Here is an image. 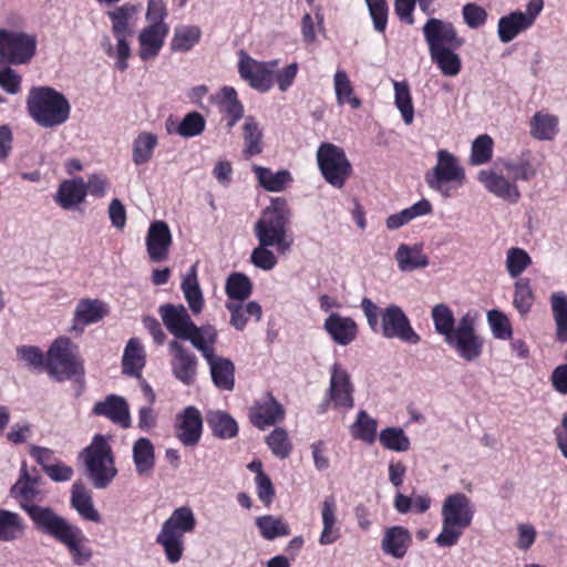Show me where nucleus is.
<instances>
[{"mask_svg":"<svg viewBox=\"0 0 567 567\" xmlns=\"http://www.w3.org/2000/svg\"><path fill=\"white\" fill-rule=\"evenodd\" d=\"M487 320L496 339L508 340L512 338L513 332L509 321L503 312L489 310L487 312Z\"/></svg>","mask_w":567,"mask_h":567,"instance_id":"obj_63","label":"nucleus"},{"mask_svg":"<svg viewBox=\"0 0 567 567\" xmlns=\"http://www.w3.org/2000/svg\"><path fill=\"white\" fill-rule=\"evenodd\" d=\"M553 318L556 324V337L561 342L567 341V295L554 292L550 295Z\"/></svg>","mask_w":567,"mask_h":567,"instance_id":"obj_46","label":"nucleus"},{"mask_svg":"<svg viewBox=\"0 0 567 567\" xmlns=\"http://www.w3.org/2000/svg\"><path fill=\"white\" fill-rule=\"evenodd\" d=\"M453 49L454 48H441L430 51L432 61L445 76H455L461 71V58Z\"/></svg>","mask_w":567,"mask_h":567,"instance_id":"obj_45","label":"nucleus"},{"mask_svg":"<svg viewBox=\"0 0 567 567\" xmlns=\"http://www.w3.org/2000/svg\"><path fill=\"white\" fill-rule=\"evenodd\" d=\"M270 246L259 244L250 254V262L258 269L268 271L276 267L278 259L274 251L269 249Z\"/></svg>","mask_w":567,"mask_h":567,"instance_id":"obj_62","label":"nucleus"},{"mask_svg":"<svg viewBox=\"0 0 567 567\" xmlns=\"http://www.w3.org/2000/svg\"><path fill=\"white\" fill-rule=\"evenodd\" d=\"M86 197L85 182L81 177L65 179L58 188L55 202L65 210L73 209L84 203Z\"/></svg>","mask_w":567,"mask_h":567,"instance_id":"obj_32","label":"nucleus"},{"mask_svg":"<svg viewBox=\"0 0 567 567\" xmlns=\"http://www.w3.org/2000/svg\"><path fill=\"white\" fill-rule=\"evenodd\" d=\"M109 313L107 305L99 299H80L74 309L73 326L76 330L102 320Z\"/></svg>","mask_w":567,"mask_h":567,"instance_id":"obj_26","label":"nucleus"},{"mask_svg":"<svg viewBox=\"0 0 567 567\" xmlns=\"http://www.w3.org/2000/svg\"><path fill=\"white\" fill-rule=\"evenodd\" d=\"M381 332L386 339H396L409 344H417L420 336L414 331L401 307L391 303L380 312Z\"/></svg>","mask_w":567,"mask_h":567,"instance_id":"obj_14","label":"nucleus"},{"mask_svg":"<svg viewBox=\"0 0 567 567\" xmlns=\"http://www.w3.org/2000/svg\"><path fill=\"white\" fill-rule=\"evenodd\" d=\"M207 423L215 436L219 439H231L238 432L236 421L223 411H210L207 414Z\"/></svg>","mask_w":567,"mask_h":567,"instance_id":"obj_48","label":"nucleus"},{"mask_svg":"<svg viewBox=\"0 0 567 567\" xmlns=\"http://www.w3.org/2000/svg\"><path fill=\"white\" fill-rule=\"evenodd\" d=\"M493 140L491 136L483 134L476 137L472 144L471 164L482 165L492 158Z\"/></svg>","mask_w":567,"mask_h":567,"instance_id":"obj_61","label":"nucleus"},{"mask_svg":"<svg viewBox=\"0 0 567 567\" xmlns=\"http://www.w3.org/2000/svg\"><path fill=\"white\" fill-rule=\"evenodd\" d=\"M431 318L435 332L446 341L456 330V321L451 308L445 303H437L431 310Z\"/></svg>","mask_w":567,"mask_h":567,"instance_id":"obj_44","label":"nucleus"},{"mask_svg":"<svg viewBox=\"0 0 567 567\" xmlns=\"http://www.w3.org/2000/svg\"><path fill=\"white\" fill-rule=\"evenodd\" d=\"M424 179L430 189L449 198L465 182V169L452 153L441 150L436 153L435 165L425 173Z\"/></svg>","mask_w":567,"mask_h":567,"instance_id":"obj_8","label":"nucleus"},{"mask_svg":"<svg viewBox=\"0 0 567 567\" xmlns=\"http://www.w3.org/2000/svg\"><path fill=\"white\" fill-rule=\"evenodd\" d=\"M18 359L23 362L27 367L32 369H39L45 367L47 359L43 352L32 346H23L17 349Z\"/></svg>","mask_w":567,"mask_h":567,"instance_id":"obj_64","label":"nucleus"},{"mask_svg":"<svg viewBox=\"0 0 567 567\" xmlns=\"http://www.w3.org/2000/svg\"><path fill=\"white\" fill-rule=\"evenodd\" d=\"M291 209L285 198L271 199L254 226V234L259 244L276 247L277 251L286 255L290 251L293 239L288 235Z\"/></svg>","mask_w":567,"mask_h":567,"instance_id":"obj_1","label":"nucleus"},{"mask_svg":"<svg viewBox=\"0 0 567 567\" xmlns=\"http://www.w3.org/2000/svg\"><path fill=\"white\" fill-rule=\"evenodd\" d=\"M322 528L319 535V544L322 546L332 545L341 537V525L338 518V507L334 496L324 497L321 504Z\"/></svg>","mask_w":567,"mask_h":567,"instance_id":"obj_23","label":"nucleus"},{"mask_svg":"<svg viewBox=\"0 0 567 567\" xmlns=\"http://www.w3.org/2000/svg\"><path fill=\"white\" fill-rule=\"evenodd\" d=\"M27 107L33 121L45 128L64 124L71 112L68 99L49 86L32 87L27 100Z\"/></svg>","mask_w":567,"mask_h":567,"instance_id":"obj_4","label":"nucleus"},{"mask_svg":"<svg viewBox=\"0 0 567 567\" xmlns=\"http://www.w3.org/2000/svg\"><path fill=\"white\" fill-rule=\"evenodd\" d=\"M93 412L96 415H103L112 422L121 424L125 429L131 425L128 405L122 396L115 394L106 396L104 401L97 402L94 405Z\"/></svg>","mask_w":567,"mask_h":567,"instance_id":"obj_28","label":"nucleus"},{"mask_svg":"<svg viewBox=\"0 0 567 567\" xmlns=\"http://www.w3.org/2000/svg\"><path fill=\"white\" fill-rule=\"evenodd\" d=\"M284 416L282 405L270 395L259 400L250 413L252 424L259 429L278 423Z\"/></svg>","mask_w":567,"mask_h":567,"instance_id":"obj_29","label":"nucleus"},{"mask_svg":"<svg viewBox=\"0 0 567 567\" xmlns=\"http://www.w3.org/2000/svg\"><path fill=\"white\" fill-rule=\"evenodd\" d=\"M377 420L362 410L358 413L357 421L352 426V435L368 444H372L377 439Z\"/></svg>","mask_w":567,"mask_h":567,"instance_id":"obj_55","label":"nucleus"},{"mask_svg":"<svg viewBox=\"0 0 567 567\" xmlns=\"http://www.w3.org/2000/svg\"><path fill=\"white\" fill-rule=\"evenodd\" d=\"M212 381L219 390L233 391L235 386V365L231 360L214 353L206 359Z\"/></svg>","mask_w":567,"mask_h":567,"instance_id":"obj_31","label":"nucleus"},{"mask_svg":"<svg viewBox=\"0 0 567 567\" xmlns=\"http://www.w3.org/2000/svg\"><path fill=\"white\" fill-rule=\"evenodd\" d=\"M530 27V18L523 17L522 11H514L498 20L497 34L503 43L514 40Z\"/></svg>","mask_w":567,"mask_h":567,"instance_id":"obj_36","label":"nucleus"},{"mask_svg":"<svg viewBox=\"0 0 567 567\" xmlns=\"http://www.w3.org/2000/svg\"><path fill=\"white\" fill-rule=\"evenodd\" d=\"M225 307L230 312L229 323L239 331L245 329L249 317L259 321L262 315L261 306L257 301H249L246 305L243 301L226 302Z\"/></svg>","mask_w":567,"mask_h":567,"instance_id":"obj_37","label":"nucleus"},{"mask_svg":"<svg viewBox=\"0 0 567 567\" xmlns=\"http://www.w3.org/2000/svg\"><path fill=\"white\" fill-rule=\"evenodd\" d=\"M71 506L83 519L92 523L101 522V514L94 507L91 493L80 482L74 483L72 486Z\"/></svg>","mask_w":567,"mask_h":567,"instance_id":"obj_33","label":"nucleus"},{"mask_svg":"<svg viewBox=\"0 0 567 567\" xmlns=\"http://www.w3.org/2000/svg\"><path fill=\"white\" fill-rule=\"evenodd\" d=\"M243 137L245 141V153L247 156L258 155L262 151V132L251 116L246 117L243 125Z\"/></svg>","mask_w":567,"mask_h":567,"instance_id":"obj_53","label":"nucleus"},{"mask_svg":"<svg viewBox=\"0 0 567 567\" xmlns=\"http://www.w3.org/2000/svg\"><path fill=\"white\" fill-rule=\"evenodd\" d=\"M87 477L97 489L106 488L117 475L112 447L103 435L96 434L82 452Z\"/></svg>","mask_w":567,"mask_h":567,"instance_id":"obj_7","label":"nucleus"},{"mask_svg":"<svg viewBox=\"0 0 567 567\" xmlns=\"http://www.w3.org/2000/svg\"><path fill=\"white\" fill-rule=\"evenodd\" d=\"M353 385L350 374L340 364L331 367L329 399L334 408L351 409L353 406Z\"/></svg>","mask_w":567,"mask_h":567,"instance_id":"obj_19","label":"nucleus"},{"mask_svg":"<svg viewBox=\"0 0 567 567\" xmlns=\"http://www.w3.org/2000/svg\"><path fill=\"white\" fill-rule=\"evenodd\" d=\"M23 533L21 517L7 509H0V542H11L19 538Z\"/></svg>","mask_w":567,"mask_h":567,"instance_id":"obj_52","label":"nucleus"},{"mask_svg":"<svg viewBox=\"0 0 567 567\" xmlns=\"http://www.w3.org/2000/svg\"><path fill=\"white\" fill-rule=\"evenodd\" d=\"M172 244L173 238L168 225L163 220L153 221L145 238L150 260L153 262L165 261L169 256Z\"/></svg>","mask_w":567,"mask_h":567,"instance_id":"obj_18","label":"nucleus"},{"mask_svg":"<svg viewBox=\"0 0 567 567\" xmlns=\"http://www.w3.org/2000/svg\"><path fill=\"white\" fill-rule=\"evenodd\" d=\"M161 319L166 329L176 338L182 339L194 322L183 305L165 303L158 308Z\"/></svg>","mask_w":567,"mask_h":567,"instance_id":"obj_24","label":"nucleus"},{"mask_svg":"<svg viewBox=\"0 0 567 567\" xmlns=\"http://www.w3.org/2000/svg\"><path fill=\"white\" fill-rule=\"evenodd\" d=\"M38 39L34 34L0 29V56L9 64L20 65L32 60Z\"/></svg>","mask_w":567,"mask_h":567,"instance_id":"obj_13","label":"nucleus"},{"mask_svg":"<svg viewBox=\"0 0 567 567\" xmlns=\"http://www.w3.org/2000/svg\"><path fill=\"white\" fill-rule=\"evenodd\" d=\"M168 33L167 24H148L138 34V55L148 61L157 56Z\"/></svg>","mask_w":567,"mask_h":567,"instance_id":"obj_25","label":"nucleus"},{"mask_svg":"<svg viewBox=\"0 0 567 567\" xmlns=\"http://www.w3.org/2000/svg\"><path fill=\"white\" fill-rule=\"evenodd\" d=\"M196 517L189 506L176 507L164 520L156 536V543L162 546L167 561L177 564L184 555V535L196 528Z\"/></svg>","mask_w":567,"mask_h":567,"instance_id":"obj_5","label":"nucleus"},{"mask_svg":"<svg viewBox=\"0 0 567 567\" xmlns=\"http://www.w3.org/2000/svg\"><path fill=\"white\" fill-rule=\"evenodd\" d=\"M29 470L27 464L23 463L20 470V476L18 481L11 486L10 495L19 501L20 507L29 515L39 529L47 519H51V516H55V513L50 507L39 506L32 504L34 499L41 494L40 489L29 483Z\"/></svg>","mask_w":567,"mask_h":567,"instance_id":"obj_12","label":"nucleus"},{"mask_svg":"<svg viewBox=\"0 0 567 567\" xmlns=\"http://www.w3.org/2000/svg\"><path fill=\"white\" fill-rule=\"evenodd\" d=\"M260 534L264 538L272 540L280 536L290 534L288 525L281 519L271 515L260 516L256 519Z\"/></svg>","mask_w":567,"mask_h":567,"instance_id":"obj_56","label":"nucleus"},{"mask_svg":"<svg viewBox=\"0 0 567 567\" xmlns=\"http://www.w3.org/2000/svg\"><path fill=\"white\" fill-rule=\"evenodd\" d=\"M132 457L140 476L152 475L155 466V449L150 439L140 437L134 442Z\"/></svg>","mask_w":567,"mask_h":567,"instance_id":"obj_34","label":"nucleus"},{"mask_svg":"<svg viewBox=\"0 0 567 567\" xmlns=\"http://www.w3.org/2000/svg\"><path fill=\"white\" fill-rule=\"evenodd\" d=\"M75 350L76 346L68 337H60L52 342L45 363L47 372L52 379L61 382L71 378H83V361Z\"/></svg>","mask_w":567,"mask_h":567,"instance_id":"obj_9","label":"nucleus"},{"mask_svg":"<svg viewBox=\"0 0 567 567\" xmlns=\"http://www.w3.org/2000/svg\"><path fill=\"white\" fill-rule=\"evenodd\" d=\"M394 103L406 125L413 123L414 107L409 84L406 82H394Z\"/></svg>","mask_w":567,"mask_h":567,"instance_id":"obj_51","label":"nucleus"},{"mask_svg":"<svg viewBox=\"0 0 567 567\" xmlns=\"http://www.w3.org/2000/svg\"><path fill=\"white\" fill-rule=\"evenodd\" d=\"M39 530L66 547L73 565L82 567L93 558V550L86 545L82 529L56 514L47 519Z\"/></svg>","mask_w":567,"mask_h":567,"instance_id":"obj_6","label":"nucleus"},{"mask_svg":"<svg viewBox=\"0 0 567 567\" xmlns=\"http://www.w3.org/2000/svg\"><path fill=\"white\" fill-rule=\"evenodd\" d=\"M529 136L536 141L550 142L559 133V118L557 115L542 110L534 113L529 123Z\"/></svg>","mask_w":567,"mask_h":567,"instance_id":"obj_27","label":"nucleus"},{"mask_svg":"<svg viewBox=\"0 0 567 567\" xmlns=\"http://www.w3.org/2000/svg\"><path fill=\"white\" fill-rule=\"evenodd\" d=\"M181 288L190 311L195 315L200 313L204 308V296L198 282L196 265H193L183 277Z\"/></svg>","mask_w":567,"mask_h":567,"instance_id":"obj_35","label":"nucleus"},{"mask_svg":"<svg viewBox=\"0 0 567 567\" xmlns=\"http://www.w3.org/2000/svg\"><path fill=\"white\" fill-rule=\"evenodd\" d=\"M169 350L173 352L171 367L174 377L186 385L193 384L197 373V358L176 340L169 342Z\"/></svg>","mask_w":567,"mask_h":567,"instance_id":"obj_20","label":"nucleus"},{"mask_svg":"<svg viewBox=\"0 0 567 567\" xmlns=\"http://www.w3.org/2000/svg\"><path fill=\"white\" fill-rule=\"evenodd\" d=\"M514 306L520 315H526L533 305L534 293L529 279H517L514 282Z\"/></svg>","mask_w":567,"mask_h":567,"instance_id":"obj_59","label":"nucleus"},{"mask_svg":"<svg viewBox=\"0 0 567 567\" xmlns=\"http://www.w3.org/2000/svg\"><path fill=\"white\" fill-rule=\"evenodd\" d=\"M206 121L204 116L196 111L187 113L176 128V134L188 138L200 135L205 131Z\"/></svg>","mask_w":567,"mask_h":567,"instance_id":"obj_57","label":"nucleus"},{"mask_svg":"<svg viewBox=\"0 0 567 567\" xmlns=\"http://www.w3.org/2000/svg\"><path fill=\"white\" fill-rule=\"evenodd\" d=\"M158 145V137L152 132H141L132 144V162L141 166L150 162Z\"/></svg>","mask_w":567,"mask_h":567,"instance_id":"obj_39","label":"nucleus"},{"mask_svg":"<svg viewBox=\"0 0 567 567\" xmlns=\"http://www.w3.org/2000/svg\"><path fill=\"white\" fill-rule=\"evenodd\" d=\"M477 178L488 193L503 200L515 204L520 198L518 186L504 175L503 167L482 169Z\"/></svg>","mask_w":567,"mask_h":567,"instance_id":"obj_15","label":"nucleus"},{"mask_svg":"<svg viewBox=\"0 0 567 567\" xmlns=\"http://www.w3.org/2000/svg\"><path fill=\"white\" fill-rule=\"evenodd\" d=\"M412 543L410 532L403 526H392L384 530L381 548L384 554L401 559Z\"/></svg>","mask_w":567,"mask_h":567,"instance_id":"obj_30","label":"nucleus"},{"mask_svg":"<svg viewBox=\"0 0 567 567\" xmlns=\"http://www.w3.org/2000/svg\"><path fill=\"white\" fill-rule=\"evenodd\" d=\"M466 362L478 360L483 353L484 340L475 330V320L468 313L456 324L455 332L445 341Z\"/></svg>","mask_w":567,"mask_h":567,"instance_id":"obj_11","label":"nucleus"},{"mask_svg":"<svg viewBox=\"0 0 567 567\" xmlns=\"http://www.w3.org/2000/svg\"><path fill=\"white\" fill-rule=\"evenodd\" d=\"M238 72L241 79L247 81L252 89L260 92L269 91L274 84L264 63L244 52L240 53Z\"/></svg>","mask_w":567,"mask_h":567,"instance_id":"obj_21","label":"nucleus"},{"mask_svg":"<svg viewBox=\"0 0 567 567\" xmlns=\"http://www.w3.org/2000/svg\"><path fill=\"white\" fill-rule=\"evenodd\" d=\"M259 185L268 192H281L285 185L290 182V173L286 169L271 172L267 167L254 165L252 167Z\"/></svg>","mask_w":567,"mask_h":567,"instance_id":"obj_43","label":"nucleus"},{"mask_svg":"<svg viewBox=\"0 0 567 567\" xmlns=\"http://www.w3.org/2000/svg\"><path fill=\"white\" fill-rule=\"evenodd\" d=\"M138 6L124 3L106 12V17L111 21V31L115 39L112 43L110 35H104L101 41L103 52L116 59L115 66L120 71L128 68V59L131 56L130 39L134 34L133 20L138 12Z\"/></svg>","mask_w":567,"mask_h":567,"instance_id":"obj_2","label":"nucleus"},{"mask_svg":"<svg viewBox=\"0 0 567 567\" xmlns=\"http://www.w3.org/2000/svg\"><path fill=\"white\" fill-rule=\"evenodd\" d=\"M174 432L184 446L197 445L203 432V419L199 410L189 405L178 413L175 419Z\"/></svg>","mask_w":567,"mask_h":567,"instance_id":"obj_16","label":"nucleus"},{"mask_svg":"<svg viewBox=\"0 0 567 567\" xmlns=\"http://www.w3.org/2000/svg\"><path fill=\"white\" fill-rule=\"evenodd\" d=\"M202 30L198 25H178L175 28L171 40V50L173 52H187L199 42Z\"/></svg>","mask_w":567,"mask_h":567,"instance_id":"obj_41","label":"nucleus"},{"mask_svg":"<svg viewBox=\"0 0 567 567\" xmlns=\"http://www.w3.org/2000/svg\"><path fill=\"white\" fill-rule=\"evenodd\" d=\"M225 291L231 302L246 300L252 291L250 279L243 272L230 274L225 284Z\"/></svg>","mask_w":567,"mask_h":567,"instance_id":"obj_49","label":"nucleus"},{"mask_svg":"<svg viewBox=\"0 0 567 567\" xmlns=\"http://www.w3.org/2000/svg\"><path fill=\"white\" fill-rule=\"evenodd\" d=\"M323 330L339 346L352 343L358 336L357 322L352 318L337 312H332L327 317L323 322Z\"/></svg>","mask_w":567,"mask_h":567,"instance_id":"obj_22","label":"nucleus"},{"mask_svg":"<svg viewBox=\"0 0 567 567\" xmlns=\"http://www.w3.org/2000/svg\"><path fill=\"white\" fill-rule=\"evenodd\" d=\"M272 454L280 458H287L292 450V445L288 440L287 432L281 427H276L266 439Z\"/></svg>","mask_w":567,"mask_h":567,"instance_id":"obj_60","label":"nucleus"},{"mask_svg":"<svg viewBox=\"0 0 567 567\" xmlns=\"http://www.w3.org/2000/svg\"><path fill=\"white\" fill-rule=\"evenodd\" d=\"M474 513L473 503L467 495L461 492L447 495L442 503V527L435 543L441 547L455 546L463 530L471 526Z\"/></svg>","mask_w":567,"mask_h":567,"instance_id":"obj_3","label":"nucleus"},{"mask_svg":"<svg viewBox=\"0 0 567 567\" xmlns=\"http://www.w3.org/2000/svg\"><path fill=\"white\" fill-rule=\"evenodd\" d=\"M432 212V205L427 199H421L412 206L386 217L385 226L390 230L399 229L411 220L429 215Z\"/></svg>","mask_w":567,"mask_h":567,"instance_id":"obj_38","label":"nucleus"},{"mask_svg":"<svg viewBox=\"0 0 567 567\" xmlns=\"http://www.w3.org/2000/svg\"><path fill=\"white\" fill-rule=\"evenodd\" d=\"M318 167L324 181L341 189L352 173V165L344 151L330 143H322L317 150Z\"/></svg>","mask_w":567,"mask_h":567,"instance_id":"obj_10","label":"nucleus"},{"mask_svg":"<svg viewBox=\"0 0 567 567\" xmlns=\"http://www.w3.org/2000/svg\"><path fill=\"white\" fill-rule=\"evenodd\" d=\"M123 373L141 377V370L145 365V352L136 338L128 340L122 359Z\"/></svg>","mask_w":567,"mask_h":567,"instance_id":"obj_40","label":"nucleus"},{"mask_svg":"<svg viewBox=\"0 0 567 567\" xmlns=\"http://www.w3.org/2000/svg\"><path fill=\"white\" fill-rule=\"evenodd\" d=\"M395 260L401 271H412L417 268H424L429 265V259L416 246L402 244L395 252Z\"/></svg>","mask_w":567,"mask_h":567,"instance_id":"obj_42","label":"nucleus"},{"mask_svg":"<svg viewBox=\"0 0 567 567\" xmlns=\"http://www.w3.org/2000/svg\"><path fill=\"white\" fill-rule=\"evenodd\" d=\"M423 34L429 45V51L441 48H460L464 39L457 35L452 23L431 18L423 27Z\"/></svg>","mask_w":567,"mask_h":567,"instance_id":"obj_17","label":"nucleus"},{"mask_svg":"<svg viewBox=\"0 0 567 567\" xmlns=\"http://www.w3.org/2000/svg\"><path fill=\"white\" fill-rule=\"evenodd\" d=\"M333 87L339 105L349 103L353 109H359L362 105L361 100L354 96L352 83L344 70H337L334 73Z\"/></svg>","mask_w":567,"mask_h":567,"instance_id":"obj_47","label":"nucleus"},{"mask_svg":"<svg viewBox=\"0 0 567 567\" xmlns=\"http://www.w3.org/2000/svg\"><path fill=\"white\" fill-rule=\"evenodd\" d=\"M503 171L509 175V179L514 183L517 181H529L536 176V169L533 167L530 161H504L502 163Z\"/></svg>","mask_w":567,"mask_h":567,"instance_id":"obj_58","label":"nucleus"},{"mask_svg":"<svg viewBox=\"0 0 567 567\" xmlns=\"http://www.w3.org/2000/svg\"><path fill=\"white\" fill-rule=\"evenodd\" d=\"M532 262V257L523 248L511 247L506 251L505 268L507 275L513 279H517Z\"/></svg>","mask_w":567,"mask_h":567,"instance_id":"obj_50","label":"nucleus"},{"mask_svg":"<svg viewBox=\"0 0 567 567\" xmlns=\"http://www.w3.org/2000/svg\"><path fill=\"white\" fill-rule=\"evenodd\" d=\"M379 441L384 449L390 451L405 452L410 449V439L401 427L390 426L382 430L379 434Z\"/></svg>","mask_w":567,"mask_h":567,"instance_id":"obj_54","label":"nucleus"}]
</instances>
